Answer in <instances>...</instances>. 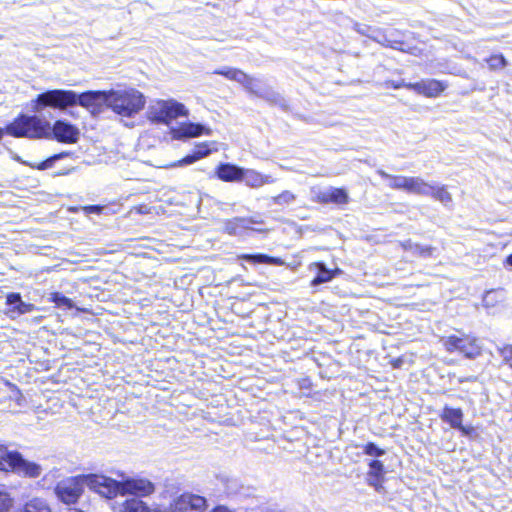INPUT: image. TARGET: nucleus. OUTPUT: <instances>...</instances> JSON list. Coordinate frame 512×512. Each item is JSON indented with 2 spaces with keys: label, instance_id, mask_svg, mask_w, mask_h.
Returning <instances> with one entry per match:
<instances>
[{
  "label": "nucleus",
  "instance_id": "nucleus-4",
  "mask_svg": "<svg viewBox=\"0 0 512 512\" xmlns=\"http://www.w3.org/2000/svg\"><path fill=\"white\" fill-rule=\"evenodd\" d=\"M0 471L15 473L25 478H37L41 474V467L24 459L20 452L9 450L6 445L0 444Z\"/></svg>",
  "mask_w": 512,
  "mask_h": 512
},
{
  "label": "nucleus",
  "instance_id": "nucleus-3",
  "mask_svg": "<svg viewBox=\"0 0 512 512\" xmlns=\"http://www.w3.org/2000/svg\"><path fill=\"white\" fill-rule=\"evenodd\" d=\"M145 104V96L135 88L108 90V108L119 116L133 117L144 109Z\"/></svg>",
  "mask_w": 512,
  "mask_h": 512
},
{
  "label": "nucleus",
  "instance_id": "nucleus-18",
  "mask_svg": "<svg viewBox=\"0 0 512 512\" xmlns=\"http://www.w3.org/2000/svg\"><path fill=\"white\" fill-rule=\"evenodd\" d=\"M215 175L223 182H239L244 176V168L232 163H220L215 168Z\"/></svg>",
  "mask_w": 512,
  "mask_h": 512
},
{
  "label": "nucleus",
  "instance_id": "nucleus-36",
  "mask_svg": "<svg viewBox=\"0 0 512 512\" xmlns=\"http://www.w3.org/2000/svg\"><path fill=\"white\" fill-rule=\"evenodd\" d=\"M194 153L198 160L208 156L211 153V150L209 149V144L207 142L197 144Z\"/></svg>",
  "mask_w": 512,
  "mask_h": 512
},
{
  "label": "nucleus",
  "instance_id": "nucleus-22",
  "mask_svg": "<svg viewBox=\"0 0 512 512\" xmlns=\"http://www.w3.org/2000/svg\"><path fill=\"white\" fill-rule=\"evenodd\" d=\"M405 191L407 193L428 196L431 191V184L420 177H407Z\"/></svg>",
  "mask_w": 512,
  "mask_h": 512
},
{
  "label": "nucleus",
  "instance_id": "nucleus-14",
  "mask_svg": "<svg viewBox=\"0 0 512 512\" xmlns=\"http://www.w3.org/2000/svg\"><path fill=\"white\" fill-rule=\"evenodd\" d=\"M410 87L412 91L426 98H437L446 90L448 84L437 79H422Z\"/></svg>",
  "mask_w": 512,
  "mask_h": 512
},
{
  "label": "nucleus",
  "instance_id": "nucleus-11",
  "mask_svg": "<svg viewBox=\"0 0 512 512\" xmlns=\"http://www.w3.org/2000/svg\"><path fill=\"white\" fill-rule=\"evenodd\" d=\"M188 111L185 106L179 102H163L159 108L153 112L152 121L157 123L169 124L172 120L187 116Z\"/></svg>",
  "mask_w": 512,
  "mask_h": 512
},
{
  "label": "nucleus",
  "instance_id": "nucleus-7",
  "mask_svg": "<svg viewBox=\"0 0 512 512\" xmlns=\"http://www.w3.org/2000/svg\"><path fill=\"white\" fill-rule=\"evenodd\" d=\"M205 497L191 492H184L170 503L171 512H204L207 509Z\"/></svg>",
  "mask_w": 512,
  "mask_h": 512
},
{
  "label": "nucleus",
  "instance_id": "nucleus-16",
  "mask_svg": "<svg viewBox=\"0 0 512 512\" xmlns=\"http://www.w3.org/2000/svg\"><path fill=\"white\" fill-rule=\"evenodd\" d=\"M369 470L366 474L367 484L380 492L384 488L385 482V466L381 460L373 459L368 463Z\"/></svg>",
  "mask_w": 512,
  "mask_h": 512
},
{
  "label": "nucleus",
  "instance_id": "nucleus-29",
  "mask_svg": "<svg viewBox=\"0 0 512 512\" xmlns=\"http://www.w3.org/2000/svg\"><path fill=\"white\" fill-rule=\"evenodd\" d=\"M380 176L383 179H386V180L389 181L388 186L391 189L404 190L405 191L407 177L399 176V175H391V174H388L386 172H380Z\"/></svg>",
  "mask_w": 512,
  "mask_h": 512
},
{
  "label": "nucleus",
  "instance_id": "nucleus-5",
  "mask_svg": "<svg viewBox=\"0 0 512 512\" xmlns=\"http://www.w3.org/2000/svg\"><path fill=\"white\" fill-rule=\"evenodd\" d=\"M441 343L448 353H458L469 360H474L483 354L481 340L472 333L451 334L443 337Z\"/></svg>",
  "mask_w": 512,
  "mask_h": 512
},
{
  "label": "nucleus",
  "instance_id": "nucleus-2",
  "mask_svg": "<svg viewBox=\"0 0 512 512\" xmlns=\"http://www.w3.org/2000/svg\"><path fill=\"white\" fill-rule=\"evenodd\" d=\"M5 134L14 138L43 139L50 137V123L36 115L19 113L4 127Z\"/></svg>",
  "mask_w": 512,
  "mask_h": 512
},
{
  "label": "nucleus",
  "instance_id": "nucleus-33",
  "mask_svg": "<svg viewBox=\"0 0 512 512\" xmlns=\"http://www.w3.org/2000/svg\"><path fill=\"white\" fill-rule=\"evenodd\" d=\"M295 199L296 195L293 192L289 190H284L281 193L272 197V202L277 205H285L292 203L293 201H295Z\"/></svg>",
  "mask_w": 512,
  "mask_h": 512
},
{
  "label": "nucleus",
  "instance_id": "nucleus-10",
  "mask_svg": "<svg viewBox=\"0 0 512 512\" xmlns=\"http://www.w3.org/2000/svg\"><path fill=\"white\" fill-rule=\"evenodd\" d=\"M314 203L320 205L334 204L344 206L349 203L350 197L347 190L343 187H330L327 190H320L312 197Z\"/></svg>",
  "mask_w": 512,
  "mask_h": 512
},
{
  "label": "nucleus",
  "instance_id": "nucleus-25",
  "mask_svg": "<svg viewBox=\"0 0 512 512\" xmlns=\"http://www.w3.org/2000/svg\"><path fill=\"white\" fill-rule=\"evenodd\" d=\"M121 512H150V508L142 500L130 498L122 503Z\"/></svg>",
  "mask_w": 512,
  "mask_h": 512
},
{
  "label": "nucleus",
  "instance_id": "nucleus-21",
  "mask_svg": "<svg viewBox=\"0 0 512 512\" xmlns=\"http://www.w3.org/2000/svg\"><path fill=\"white\" fill-rule=\"evenodd\" d=\"M238 260H244L251 264H269V265H276V266H284L286 263L285 261L276 256H270L266 254H240L237 256Z\"/></svg>",
  "mask_w": 512,
  "mask_h": 512
},
{
  "label": "nucleus",
  "instance_id": "nucleus-32",
  "mask_svg": "<svg viewBox=\"0 0 512 512\" xmlns=\"http://www.w3.org/2000/svg\"><path fill=\"white\" fill-rule=\"evenodd\" d=\"M49 300L53 302L57 307H66L68 309L73 307L72 300L60 292H52L50 294Z\"/></svg>",
  "mask_w": 512,
  "mask_h": 512
},
{
  "label": "nucleus",
  "instance_id": "nucleus-8",
  "mask_svg": "<svg viewBox=\"0 0 512 512\" xmlns=\"http://www.w3.org/2000/svg\"><path fill=\"white\" fill-rule=\"evenodd\" d=\"M463 417L464 414L460 407L444 406L440 413V419L449 424L451 428L458 430L463 436H474L476 434L475 428L463 425Z\"/></svg>",
  "mask_w": 512,
  "mask_h": 512
},
{
  "label": "nucleus",
  "instance_id": "nucleus-1",
  "mask_svg": "<svg viewBox=\"0 0 512 512\" xmlns=\"http://www.w3.org/2000/svg\"><path fill=\"white\" fill-rule=\"evenodd\" d=\"M31 105L34 112H40L46 108L63 111L80 105L95 115L102 112L104 106L108 107V91L88 90L77 94L73 90L52 89L38 94Z\"/></svg>",
  "mask_w": 512,
  "mask_h": 512
},
{
  "label": "nucleus",
  "instance_id": "nucleus-13",
  "mask_svg": "<svg viewBox=\"0 0 512 512\" xmlns=\"http://www.w3.org/2000/svg\"><path fill=\"white\" fill-rule=\"evenodd\" d=\"M51 134L57 142L66 144H74L79 138L78 128L64 120H56L53 126H50Z\"/></svg>",
  "mask_w": 512,
  "mask_h": 512
},
{
  "label": "nucleus",
  "instance_id": "nucleus-37",
  "mask_svg": "<svg viewBox=\"0 0 512 512\" xmlns=\"http://www.w3.org/2000/svg\"><path fill=\"white\" fill-rule=\"evenodd\" d=\"M12 506V499L5 492H0V512H8Z\"/></svg>",
  "mask_w": 512,
  "mask_h": 512
},
{
  "label": "nucleus",
  "instance_id": "nucleus-24",
  "mask_svg": "<svg viewBox=\"0 0 512 512\" xmlns=\"http://www.w3.org/2000/svg\"><path fill=\"white\" fill-rule=\"evenodd\" d=\"M69 155L68 152L62 151L56 154L51 155L50 157L46 158L45 160L35 163L30 161H22V164L33 169V170H46L53 166L54 162L60 159H63Z\"/></svg>",
  "mask_w": 512,
  "mask_h": 512
},
{
  "label": "nucleus",
  "instance_id": "nucleus-40",
  "mask_svg": "<svg viewBox=\"0 0 512 512\" xmlns=\"http://www.w3.org/2000/svg\"><path fill=\"white\" fill-rule=\"evenodd\" d=\"M387 85L393 89L406 88L408 90H411L410 85H413V83H406L404 80H400V81L392 80V81L387 82Z\"/></svg>",
  "mask_w": 512,
  "mask_h": 512
},
{
  "label": "nucleus",
  "instance_id": "nucleus-9",
  "mask_svg": "<svg viewBox=\"0 0 512 512\" xmlns=\"http://www.w3.org/2000/svg\"><path fill=\"white\" fill-rule=\"evenodd\" d=\"M155 490L154 484L147 479L127 478L120 481L119 495H134L136 497H146Z\"/></svg>",
  "mask_w": 512,
  "mask_h": 512
},
{
  "label": "nucleus",
  "instance_id": "nucleus-12",
  "mask_svg": "<svg viewBox=\"0 0 512 512\" xmlns=\"http://www.w3.org/2000/svg\"><path fill=\"white\" fill-rule=\"evenodd\" d=\"M213 74L225 77L228 80L241 84L248 92L257 94L256 80L244 71L234 67H222L215 69Z\"/></svg>",
  "mask_w": 512,
  "mask_h": 512
},
{
  "label": "nucleus",
  "instance_id": "nucleus-46",
  "mask_svg": "<svg viewBox=\"0 0 512 512\" xmlns=\"http://www.w3.org/2000/svg\"><path fill=\"white\" fill-rule=\"evenodd\" d=\"M4 133H5L4 129H1V128H0V140L2 139V137H3Z\"/></svg>",
  "mask_w": 512,
  "mask_h": 512
},
{
  "label": "nucleus",
  "instance_id": "nucleus-6",
  "mask_svg": "<svg viewBox=\"0 0 512 512\" xmlns=\"http://www.w3.org/2000/svg\"><path fill=\"white\" fill-rule=\"evenodd\" d=\"M54 492L57 498L64 504H76L84 493V486L80 474L59 481Z\"/></svg>",
  "mask_w": 512,
  "mask_h": 512
},
{
  "label": "nucleus",
  "instance_id": "nucleus-43",
  "mask_svg": "<svg viewBox=\"0 0 512 512\" xmlns=\"http://www.w3.org/2000/svg\"><path fill=\"white\" fill-rule=\"evenodd\" d=\"M210 512H234L224 505L215 506Z\"/></svg>",
  "mask_w": 512,
  "mask_h": 512
},
{
  "label": "nucleus",
  "instance_id": "nucleus-20",
  "mask_svg": "<svg viewBox=\"0 0 512 512\" xmlns=\"http://www.w3.org/2000/svg\"><path fill=\"white\" fill-rule=\"evenodd\" d=\"M6 304L12 306L9 312L16 313L17 315H23L35 310V305L23 302L18 292L8 293L6 295Z\"/></svg>",
  "mask_w": 512,
  "mask_h": 512
},
{
  "label": "nucleus",
  "instance_id": "nucleus-27",
  "mask_svg": "<svg viewBox=\"0 0 512 512\" xmlns=\"http://www.w3.org/2000/svg\"><path fill=\"white\" fill-rule=\"evenodd\" d=\"M485 62L490 71H498L504 69L508 65V61L502 53H494L489 55Z\"/></svg>",
  "mask_w": 512,
  "mask_h": 512
},
{
  "label": "nucleus",
  "instance_id": "nucleus-28",
  "mask_svg": "<svg viewBox=\"0 0 512 512\" xmlns=\"http://www.w3.org/2000/svg\"><path fill=\"white\" fill-rule=\"evenodd\" d=\"M428 196H431L433 199L444 204L450 203L452 201V196L445 185H431V191L429 192Z\"/></svg>",
  "mask_w": 512,
  "mask_h": 512
},
{
  "label": "nucleus",
  "instance_id": "nucleus-39",
  "mask_svg": "<svg viewBox=\"0 0 512 512\" xmlns=\"http://www.w3.org/2000/svg\"><path fill=\"white\" fill-rule=\"evenodd\" d=\"M297 387L300 390H307L310 391L313 387L312 380L310 377H303L297 380Z\"/></svg>",
  "mask_w": 512,
  "mask_h": 512
},
{
  "label": "nucleus",
  "instance_id": "nucleus-42",
  "mask_svg": "<svg viewBox=\"0 0 512 512\" xmlns=\"http://www.w3.org/2000/svg\"><path fill=\"white\" fill-rule=\"evenodd\" d=\"M403 362H404V360L402 357H397V358L392 359L390 361V364L394 369H399L402 366Z\"/></svg>",
  "mask_w": 512,
  "mask_h": 512
},
{
  "label": "nucleus",
  "instance_id": "nucleus-45",
  "mask_svg": "<svg viewBox=\"0 0 512 512\" xmlns=\"http://www.w3.org/2000/svg\"><path fill=\"white\" fill-rule=\"evenodd\" d=\"M505 263L512 266V253L506 257Z\"/></svg>",
  "mask_w": 512,
  "mask_h": 512
},
{
  "label": "nucleus",
  "instance_id": "nucleus-26",
  "mask_svg": "<svg viewBox=\"0 0 512 512\" xmlns=\"http://www.w3.org/2000/svg\"><path fill=\"white\" fill-rule=\"evenodd\" d=\"M23 512H51V509L45 500L35 497L24 504Z\"/></svg>",
  "mask_w": 512,
  "mask_h": 512
},
{
  "label": "nucleus",
  "instance_id": "nucleus-30",
  "mask_svg": "<svg viewBox=\"0 0 512 512\" xmlns=\"http://www.w3.org/2000/svg\"><path fill=\"white\" fill-rule=\"evenodd\" d=\"M83 486H87L90 490L97 492L100 487V483L103 475L98 474H80Z\"/></svg>",
  "mask_w": 512,
  "mask_h": 512
},
{
  "label": "nucleus",
  "instance_id": "nucleus-41",
  "mask_svg": "<svg viewBox=\"0 0 512 512\" xmlns=\"http://www.w3.org/2000/svg\"><path fill=\"white\" fill-rule=\"evenodd\" d=\"M83 210L86 213L100 214L103 210V207L101 205H88V206H84Z\"/></svg>",
  "mask_w": 512,
  "mask_h": 512
},
{
  "label": "nucleus",
  "instance_id": "nucleus-23",
  "mask_svg": "<svg viewBox=\"0 0 512 512\" xmlns=\"http://www.w3.org/2000/svg\"><path fill=\"white\" fill-rule=\"evenodd\" d=\"M119 486L120 481L114 480L107 476H102V480L100 483V487L96 493L108 498L112 499L119 495Z\"/></svg>",
  "mask_w": 512,
  "mask_h": 512
},
{
  "label": "nucleus",
  "instance_id": "nucleus-35",
  "mask_svg": "<svg viewBox=\"0 0 512 512\" xmlns=\"http://www.w3.org/2000/svg\"><path fill=\"white\" fill-rule=\"evenodd\" d=\"M498 353L502 357L503 363L512 369V344H505L498 348Z\"/></svg>",
  "mask_w": 512,
  "mask_h": 512
},
{
  "label": "nucleus",
  "instance_id": "nucleus-44",
  "mask_svg": "<svg viewBox=\"0 0 512 512\" xmlns=\"http://www.w3.org/2000/svg\"><path fill=\"white\" fill-rule=\"evenodd\" d=\"M225 229H226V232L228 234H230V235H235L236 234V229H235L234 226H231V225L228 224Z\"/></svg>",
  "mask_w": 512,
  "mask_h": 512
},
{
  "label": "nucleus",
  "instance_id": "nucleus-19",
  "mask_svg": "<svg viewBox=\"0 0 512 512\" xmlns=\"http://www.w3.org/2000/svg\"><path fill=\"white\" fill-rule=\"evenodd\" d=\"M242 181H244L246 186L256 189L266 184L274 183L275 179L270 175H264L256 170L244 168Z\"/></svg>",
  "mask_w": 512,
  "mask_h": 512
},
{
  "label": "nucleus",
  "instance_id": "nucleus-17",
  "mask_svg": "<svg viewBox=\"0 0 512 512\" xmlns=\"http://www.w3.org/2000/svg\"><path fill=\"white\" fill-rule=\"evenodd\" d=\"M210 133L211 130L209 128H205L203 125L193 122L182 123L172 131L173 138L177 140L210 135Z\"/></svg>",
  "mask_w": 512,
  "mask_h": 512
},
{
  "label": "nucleus",
  "instance_id": "nucleus-31",
  "mask_svg": "<svg viewBox=\"0 0 512 512\" xmlns=\"http://www.w3.org/2000/svg\"><path fill=\"white\" fill-rule=\"evenodd\" d=\"M407 249H410L414 255L422 258L431 257L435 251V248L430 245L422 246L419 244H409Z\"/></svg>",
  "mask_w": 512,
  "mask_h": 512
},
{
  "label": "nucleus",
  "instance_id": "nucleus-34",
  "mask_svg": "<svg viewBox=\"0 0 512 512\" xmlns=\"http://www.w3.org/2000/svg\"><path fill=\"white\" fill-rule=\"evenodd\" d=\"M363 453L368 456L381 457L386 451L378 447L374 442H367L363 445Z\"/></svg>",
  "mask_w": 512,
  "mask_h": 512
},
{
  "label": "nucleus",
  "instance_id": "nucleus-15",
  "mask_svg": "<svg viewBox=\"0 0 512 512\" xmlns=\"http://www.w3.org/2000/svg\"><path fill=\"white\" fill-rule=\"evenodd\" d=\"M308 269L315 272V276L310 281V286L312 287L330 282L335 277L340 276L343 273V271L338 267L328 269L323 261L310 263L308 265Z\"/></svg>",
  "mask_w": 512,
  "mask_h": 512
},
{
  "label": "nucleus",
  "instance_id": "nucleus-38",
  "mask_svg": "<svg viewBox=\"0 0 512 512\" xmlns=\"http://www.w3.org/2000/svg\"><path fill=\"white\" fill-rule=\"evenodd\" d=\"M196 161H198V158L196 157L195 153L193 152L192 154L186 155L183 158L179 159L174 164H172V166L177 167V166L189 165Z\"/></svg>",
  "mask_w": 512,
  "mask_h": 512
}]
</instances>
